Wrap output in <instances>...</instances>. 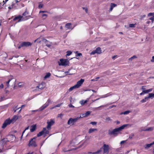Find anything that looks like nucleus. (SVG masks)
Here are the masks:
<instances>
[{
  "instance_id": "nucleus-1",
  "label": "nucleus",
  "mask_w": 154,
  "mask_h": 154,
  "mask_svg": "<svg viewBox=\"0 0 154 154\" xmlns=\"http://www.w3.org/2000/svg\"><path fill=\"white\" fill-rule=\"evenodd\" d=\"M128 124H124L119 127L114 129L112 131H111L109 130L108 131V134L109 135H113L115 136H117L118 134V132L121 131L124 129L125 127L128 125Z\"/></svg>"
},
{
  "instance_id": "nucleus-2",
  "label": "nucleus",
  "mask_w": 154,
  "mask_h": 154,
  "mask_svg": "<svg viewBox=\"0 0 154 154\" xmlns=\"http://www.w3.org/2000/svg\"><path fill=\"white\" fill-rule=\"evenodd\" d=\"M36 138V137H34L31 139L29 141L28 144L29 146L35 147L37 146V145L36 144L35 142Z\"/></svg>"
},
{
  "instance_id": "nucleus-3",
  "label": "nucleus",
  "mask_w": 154,
  "mask_h": 154,
  "mask_svg": "<svg viewBox=\"0 0 154 154\" xmlns=\"http://www.w3.org/2000/svg\"><path fill=\"white\" fill-rule=\"evenodd\" d=\"M80 118H81V116L79 117H77V118L74 119L70 118L68 120L67 124L69 125H74V124L77 122V120Z\"/></svg>"
},
{
  "instance_id": "nucleus-4",
  "label": "nucleus",
  "mask_w": 154,
  "mask_h": 154,
  "mask_svg": "<svg viewBox=\"0 0 154 154\" xmlns=\"http://www.w3.org/2000/svg\"><path fill=\"white\" fill-rule=\"evenodd\" d=\"M49 131L47 130L46 128H44L42 131L38 133L37 134V137H39L44 134H49Z\"/></svg>"
},
{
  "instance_id": "nucleus-5",
  "label": "nucleus",
  "mask_w": 154,
  "mask_h": 154,
  "mask_svg": "<svg viewBox=\"0 0 154 154\" xmlns=\"http://www.w3.org/2000/svg\"><path fill=\"white\" fill-rule=\"evenodd\" d=\"M103 149V154L108 153L109 151V146L108 145L104 144L103 147H102Z\"/></svg>"
},
{
  "instance_id": "nucleus-6",
  "label": "nucleus",
  "mask_w": 154,
  "mask_h": 154,
  "mask_svg": "<svg viewBox=\"0 0 154 154\" xmlns=\"http://www.w3.org/2000/svg\"><path fill=\"white\" fill-rule=\"evenodd\" d=\"M51 100L50 99H48L46 103L44 104L41 107H40L39 110V111H42L45 109L46 107L49 105L50 103Z\"/></svg>"
},
{
  "instance_id": "nucleus-7",
  "label": "nucleus",
  "mask_w": 154,
  "mask_h": 154,
  "mask_svg": "<svg viewBox=\"0 0 154 154\" xmlns=\"http://www.w3.org/2000/svg\"><path fill=\"white\" fill-rule=\"evenodd\" d=\"M60 63H59V65L61 66H66L68 65V61L67 59H60Z\"/></svg>"
},
{
  "instance_id": "nucleus-8",
  "label": "nucleus",
  "mask_w": 154,
  "mask_h": 154,
  "mask_svg": "<svg viewBox=\"0 0 154 154\" xmlns=\"http://www.w3.org/2000/svg\"><path fill=\"white\" fill-rule=\"evenodd\" d=\"M102 53V50L100 47H97L95 50L93 51L91 53V54L94 55L95 54H100Z\"/></svg>"
},
{
  "instance_id": "nucleus-9",
  "label": "nucleus",
  "mask_w": 154,
  "mask_h": 154,
  "mask_svg": "<svg viewBox=\"0 0 154 154\" xmlns=\"http://www.w3.org/2000/svg\"><path fill=\"white\" fill-rule=\"evenodd\" d=\"M11 123V121H10V118H9L5 121L2 127L3 128H5L8 125H10Z\"/></svg>"
},
{
  "instance_id": "nucleus-10",
  "label": "nucleus",
  "mask_w": 154,
  "mask_h": 154,
  "mask_svg": "<svg viewBox=\"0 0 154 154\" xmlns=\"http://www.w3.org/2000/svg\"><path fill=\"white\" fill-rule=\"evenodd\" d=\"M84 79H81L75 85V86L77 88H79L80 87L83 82H84Z\"/></svg>"
},
{
  "instance_id": "nucleus-11",
  "label": "nucleus",
  "mask_w": 154,
  "mask_h": 154,
  "mask_svg": "<svg viewBox=\"0 0 154 154\" xmlns=\"http://www.w3.org/2000/svg\"><path fill=\"white\" fill-rule=\"evenodd\" d=\"M32 43L29 42H22V46L28 47L32 45Z\"/></svg>"
},
{
  "instance_id": "nucleus-12",
  "label": "nucleus",
  "mask_w": 154,
  "mask_h": 154,
  "mask_svg": "<svg viewBox=\"0 0 154 154\" xmlns=\"http://www.w3.org/2000/svg\"><path fill=\"white\" fill-rule=\"evenodd\" d=\"M47 123L48 125L47 128L48 129H50L51 126L53 125L54 122L53 120H51L50 122H48Z\"/></svg>"
},
{
  "instance_id": "nucleus-13",
  "label": "nucleus",
  "mask_w": 154,
  "mask_h": 154,
  "mask_svg": "<svg viewBox=\"0 0 154 154\" xmlns=\"http://www.w3.org/2000/svg\"><path fill=\"white\" fill-rule=\"evenodd\" d=\"M18 119V117L16 116H14L13 118L11 119H10V121L11 123H14Z\"/></svg>"
},
{
  "instance_id": "nucleus-14",
  "label": "nucleus",
  "mask_w": 154,
  "mask_h": 154,
  "mask_svg": "<svg viewBox=\"0 0 154 154\" xmlns=\"http://www.w3.org/2000/svg\"><path fill=\"white\" fill-rule=\"evenodd\" d=\"M22 18V16L21 15H19L15 17L14 18L13 20L15 21L18 20V22H20L21 21V19Z\"/></svg>"
},
{
  "instance_id": "nucleus-15",
  "label": "nucleus",
  "mask_w": 154,
  "mask_h": 154,
  "mask_svg": "<svg viewBox=\"0 0 154 154\" xmlns=\"http://www.w3.org/2000/svg\"><path fill=\"white\" fill-rule=\"evenodd\" d=\"M45 88V86H44L43 84H39L36 87V89H38L39 91V89H40V90H42L43 89Z\"/></svg>"
},
{
  "instance_id": "nucleus-16",
  "label": "nucleus",
  "mask_w": 154,
  "mask_h": 154,
  "mask_svg": "<svg viewBox=\"0 0 154 154\" xmlns=\"http://www.w3.org/2000/svg\"><path fill=\"white\" fill-rule=\"evenodd\" d=\"M154 144V141H153L152 143H150L147 144L145 145L144 146V148L146 149H147L148 148L150 147L152 145Z\"/></svg>"
},
{
  "instance_id": "nucleus-17",
  "label": "nucleus",
  "mask_w": 154,
  "mask_h": 154,
  "mask_svg": "<svg viewBox=\"0 0 154 154\" xmlns=\"http://www.w3.org/2000/svg\"><path fill=\"white\" fill-rule=\"evenodd\" d=\"M12 79V78H10L8 79V80L5 83H5L6 86V88H8L9 87V82L11 81V80Z\"/></svg>"
},
{
  "instance_id": "nucleus-18",
  "label": "nucleus",
  "mask_w": 154,
  "mask_h": 154,
  "mask_svg": "<svg viewBox=\"0 0 154 154\" xmlns=\"http://www.w3.org/2000/svg\"><path fill=\"white\" fill-rule=\"evenodd\" d=\"M31 127H32V128L30 129V131L31 132H33L35 130L36 128V125H33Z\"/></svg>"
},
{
  "instance_id": "nucleus-19",
  "label": "nucleus",
  "mask_w": 154,
  "mask_h": 154,
  "mask_svg": "<svg viewBox=\"0 0 154 154\" xmlns=\"http://www.w3.org/2000/svg\"><path fill=\"white\" fill-rule=\"evenodd\" d=\"M72 24L71 23H68L66 24L65 27L67 29H71V28L70 27Z\"/></svg>"
},
{
  "instance_id": "nucleus-20",
  "label": "nucleus",
  "mask_w": 154,
  "mask_h": 154,
  "mask_svg": "<svg viewBox=\"0 0 154 154\" xmlns=\"http://www.w3.org/2000/svg\"><path fill=\"white\" fill-rule=\"evenodd\" d=\"M91 113V112L89 111H87L85 113L82 114L83 117H85L89 115Z\"/></svg>"
},
{
  "instance_id": "nucleus-21",
  "label": "nucleus",
  "mask_w": 154,
  "mask_h": 154,
  "mask_svg": "<svg viewBox=\"0 0 154 154\" xmlns=\"http://www.w3.org/2000/svg\"><path fill=\"white\" fill-rule=\"evenodd\" d=\"M97 131V129L96 128H90L89 129L88 133H92L94 131Z\"/></svg>"
},
{
  "instance_id": "nucleus-22",
  "label": "nucleus",
  "mask_w": 154,
  "mask_h": 154,
  "mask_svg": "<svg viewBox=\"0 0 154 154\" xmlns=\"http://www.w3.org/2000/svg\"><path fill=\"white\" fill-rule=\"evenodd\" d=\"M148 98L147 97H145L144 99H143L140 102L142 103H144V102H146L147 100H148Z\"/></svg>"
},
{
  "instance_id": "nucleus-23",
  "label": "nucleus",
  "mask_w": 154,
  "mask_h": 154,
  "mask_svg": "<svg viewBox=\"0 0 154 154\" xmlns=\"http://www.w3.org/2000/svg\"><path fill=\"white\" fill-rule=\"evenodd\" d=\"M147 97L148 99L152 97H154V94L152 93H149V96Z\"/></svg>"
},
{
  "instance_id": "nucleus-24",
  "label": "nucleus",
  "mask_w": 154,
  "mask_h": 154,
  "mask_svg": "<svg viewBox=\"0 0 154 154\" xmlns=\"http://www.w3.org/2000/svg\"><path fill=\"white\" fill-rule=\"evenodd\" d=\"M51 74L50 73H47L44 77V78L46 79L49 77L51 76Z\"/></svg>"
},
{
  "instance_id": "nucleus-25",
  "label": "nucleus",
  "mask_w": 154,
  "mask_h": 154,
  "mask_svg": "<svg viewBox=\"0 0 154 154\" xmlns=\"http://www.w3.org/2000/svg\"><path fill=\"white\" fill-rule=\"evenodd\" d=\"M75 53L76 54V57L79 56V57H82V54L81 53H79L78 51H76L75 52Z\"/></svg>"
},
{
  "instance_id": "nucleus-26",
  "label": "nucleus",
  "mask_w": 154,
  "mask_h": 154,
  "mask_svg": "<svg viewBox=\"0 0 154 154\" xmlns=\"http://www.w3.org/2000/svg\"><path fill=\"white\" fill-rule=\"evenodd\" d=\"M102 148H101L100 149L97 150L96 152H94L95 154H99L102 151Z\"/></svg>"
},
{
  "instance_id": "nucleus-27",
  "label": "nucleus",
  "mask_w": 154,
  "mask_h": 154,
  "mask_svg": "<svg viewBox=\"0 0 154 154\" xmlns=\"http://www.w3.org/2000/svg\"><path fill=\"white\" fill-rule=\"evenodd\" d=\"M131 112L129 110L126 111H125L122 113H121V114H123L124 115H126L128 114L129 113Z\"/></svg>"
},
{
  "instance_id": "nucleus-28",
  "label": "nucleus",
  "mask_w": 154,
  "mask_h": 154,
  "mask_svg": "<svg viewBox=\"0 0 154 154\" xmlns=\"http://www.w3.org/2000/svg\"><path fill=\"white\" fill-rule=\"evenodd\" d=\"M76 88V87H75V85H74V86L72 87H71L69 89V91H72L74 89H75V88Z\"/></svg>"
},
{
  "instance_id": "nucleus-29",
  "label": "nucleus",
  "mask_w": 154,
  "mask_h": 154,
  "mask_svg": "<svg viewBox=\"0 0 154 154\" xmlns=\"http://www.w3.org/2000/svg\"><path fill=\"white\" fill-rule=\"evenodd\" d=\"M28 14V12H27L26 11H25V12H24L22 14V16H22V17L23 16H26Z\"/></svg>"
},
{
  "instance_id": "nucleus-30",
  "label": "nucleus",
  "mask_w": 154,
  "mask_h": 154,
  "mask_svg": "<svg viewBox=\"0 0 154 154\" xmlns=\"http://www.w3.org/2000/svg\"><path fill=\"white\" fill-rule=\"evenodd\" d=\"M47 15L45 14H43L42 15V17L44 19H45L47 17Z\"/></svg>"
},
{
  "instance_id": "nucleus-31",
  "label": "nucleus",
  "mask_w": 154,
  "mask_h": 154,
  "mask_svg": "<svg viewBox=\"0 0 154 154\" xmlns=\"http://www.w3.org/2000/svg\"><path fill=\"white\" fill-rule=\"evenodd\" d=\"M153 129V128L152 127H149L147 129L144 130L145 131H151Z\"/></svg>"
},
{
  "instance_id": "nucleus-32",
  "label": "nucleus",
  "mask_w": 154,
  "mask_h": 154,
  "mask_svg": "<svg viewBox=\"0 0 154 154\" xmlns=\"http://www.w3.org/2000/svg\"><path fill=\"white\" fill-rule=\"evenodd\" d=\"M70 70V69H69L68 70V71L65 72V73L66 74V75H72L73 74L70 73L69 72V71Z\"/></svg>"
},
{
  "instance_id": "nucleus-33",
  "label": "nucleus",
  "mask_w": 154,
  "mask_h": 154,
  "mask_svg": "<svg viewBox=\"0 0 154 154\" xmlns=\"http://www.w3.org/2000/svg\"><path fill=\"white\" fill-rule=\"evenodd\" d=\"M72 53V52L71 51H68L67 52V54L66 56H69Z\"/></svg>"
},
{
  "instance_id": "nucleus-34",
  "label": "nucleus",
  "mask_w": 154,
  "mask_h": 154,
  "mask_svg": "<svg viewBox=\"0 0 154 154\" xmlns=\"http://www.w3.org/2000/svg\"><path fill=\"white\" fill-rule=\"evenodd\" d=\"M136 24H130L129 25V26L130 27H135V25Z\"/></svg>"
},
{
  "instance_id": "nucleus-35",
  "label": "nucleus",
  "mask_w": 154,
  "mask_h": 154,
  "mask_svg": "<svg viewBox=\"0 0 154 154\" xmlns=\"http://www.w3.org/2000/svg\"><path fill=\"white\" fill-rule=\"evenodd\" d=\"M17 106L14 107L13 111H14V112H15L18 109L20 108V107L17 108Z\"/></svg>"
},
{
  "instance_id": "nucleus-36",
  "label": "nucleus",
  "mask_w": 154,
  "mask_h": 154,
  "mask_svg": "<svg viewBox=\"0 0 154 154\" xmlns=\"http://www.w3.org/2000/svg\"><path fill=\"white\" fill-rule=\"evenodd\" d=\"M148 16H154V13H150L148 14Z\"/></svg>"
},
{
  "instance_id": "nucleus-37",
  "label": "nucleus",
  "mask_w": 154,
  "mask_h": 154,
  "mask_svg": "<svg viewBox=\"0 0 154 154\" xmlns=\"http://www.w3.org/2000/svg\"><path fill=\"white\" fill-rule=\"evenodd\" d=\"M116 6V5L114 3H111V6L113 8Z\"/></svg>"
},
{
  "instance_id": "nucleus-38",
  "label": "nucleus",
  "mask_w": 154,
  "mask_h": 154,
  "mask_svg": "<svg viewBox=\"0 0 154 154\" xmlns=\"http://www.w3.org/2000/svg\"><path fill=\"white\" fill-rule=\"evenodd\" d=\"M62 104V103H60L54 106V107H60L61 105Z\"/></svg>"
},
{
  "instance_id": "nucleus-39",
  "label": "nucleus",
  "mask_w": 154,
  "mask_h": 154,
  "mask_svg": "<svg viewBox=\"0 0 154 154\" xmlns=\"http://www.w3.org/2000/svg\"><path fill=\"white\" fill-rule=\"evenodd\" d=\"M100 77H96L95 79H91V81H96L98 79H100Z\"/></svg>"
},
{
  "instance_id": "nucleus-40",
  "label": "nucleus",
  "mask_w": 154,
  "mask_h": 154,
  "mask_svg": "<svg viewBox=\"0 0 154 154\" xmlns=\"http://www.w3.org/2000/svg\"><path fill=\"white\" fill-rule=\"evenodd\" d=\"M43 5L42 4H40L38 5V8H43Z\"/></svg>"
},
{
  "instance_id": "nucleus-41",
  "label": "nucleus",
  "mask_w": 154,
  "mask_h": 154,
  "mask_svg": "<svg viewBox=\"0 0 154 154\" xmlns=\"http://www.w3.org/2000/svg\"><path fill=\"white\" fill-rule=\"evenodd\" d=\"M105 120L106 121H111V119L109 117H107L106 118Z\"/></svg>"
},
{
  "instance_id": "nucleus-42",
  "label": "nucleus",
  "mask_w": 154,
  "mask_h": 154,
  "mask_svg": "<svg viewBox=\"0 0 154 154\" xmlns=\"http://www.w3.org/2000/svg\"><path fill=\"white\" fill-rule=\"evenodd\" d=\"M97 122H92L90 123L91 124H92L93 125H96L97 124Z\"/></svg>"
},
{
  "instance_id": "nucleus-43",
  "label": "nucleus",
  "mask_w": 154,
  "mask_h": 154,
  "mask_svg": "<svg viewBox=\"0 0 154 154\" xmlns=\"http://www.w3.org/2000/svg\"><path fill=\"white\" fill-rule=\"evenodd\" d=\"M39 38H37V39H36V40H35L34 41V42L35 43V42H36L37 41V42L39 43H40L41 42V41H38V39H39Z\"/></svg>"
},
{
  "instance_id": "nucleus-44",
  "label": "nucleus",
  "mask_w": 154,
  "mask_h": 154,
  "mask_svg": "<svg viewBox=\"0 0 154 154\" xmlns=\"http://www.w3.org/2000/svg\"><path fill=\"white\" fill-rule=\"evenodd\" d=\"M149 20H151L152 22L154 21V15L153 16V17L150 18H149Z\"/></svg>"
},
{
  "instance_id": "nucleus-45",
  "label": "nucleus",
  "mask_w": 154,
  "mask_h": 154,
  "mask_svg": "<svg viewBox=\"0 0 154 154\" xmlns=\"http://www.w3.org/2000/svg\"><path fill=\"white\" fill-rule=\"evenodd\" d=\"M137 58L136 56L135 55H134L133 57H131L130 59H131V60H132L133 59H134V58Z\"/></svg>"
},
{
  "instance_id": "nucleus-46",
  "label": "nucleus",
  "mask_w": 154,
  "mask_h": 154,
  "mask_svg": "<svg viewBox=\"0 0 154 154\" xmlns=\"http://www.w3.org/2000/svg\"><path fill=\"white\" fill-rule=\"evenodd\" d=\"M47 12V11H39V13H46Z\"/></svg>"
},
{
  "instance_id": "nucleus-47",
  "label": "nucleus",
  "mask_w": 154,
  "mask_h": 154,
  "mask_svg": "<svg viewBox=\"0 0 154 154\" xmlns=\"http://www.w3.org/2000/svg\"><path fill=\"white\" fill-rule=\"evenodd\" d=\"M3 87H4V85L2 84L0 85V88L1 89H2L3 88Z\"/></svg>"
},
{
  "instance_id": "nucleus-48",
  "label": "nucleus",
  "mask_w": 154,
  "mask_h": 154,
  "mask_svg": "<svg viewBox=\"0 0 154 154\" xmlns=\"http://www.w3.org/2000/svg\"><path fill=\"white\" fill-rule=\"evenodd\" d=\"M83 9L85 10V11L86 12V13H87L88 10V9L87 8H85L84 7V8H83Z\"/></svg>"
},
{
  "instance_id": "nucleus-49",
  "label": "nucleus",
  "mask_w": 154,
  "mask_h": 154,
  "mask_svg": "<svg viewBox=\"0 0 154 154\" xmlns=\"http://www.w3.org/2000/svg\"><path fill=\"white\" fill-rule=\"evenodd\" d=\"M63 116V115L62 114H58V117H60L61 118H62V116Z\"/></svg>"
},
{
  "instance_id": "nucleus-50",
  "label": "nucleus",
  "mask_w": 154,
  "mask_h": 154,
  "mask_svg": "<svg viewBox=\"0 0 154 154\" xmlns=\"http://www.w3.org/2000/svg\"><path fill=\"white\" fill-rule=\"evenodd\" d=\"M23 46H22V43H21V44H20V46H19L18 47V49H20L22 47H23Z\"/></svg>"
},
{
  "instance_id": "nucleus-51",
  "label": "nucleus",
  "mask_w": 154,
  "mask_h": 154,
  "mask_svg": "<svg viewBox=\"0 0 154 154\" xmlns=\"http://www.w3.org/2000/svg\"><path fill=\"white\" fill-rule=\"evenodd\" d=\"M134 135L133 134H131L129 137V138H132V137H133Z\"/></svg>"
},
{
  "instance_id": "nucleus-52",
  "label": "nucleus",
  "mask_w": 154,
  "mask_h": 154,
  "mask_svg": "<svg viewBox=\"0 0 154 154\" xmlns=\"http://www.w3.org/2000/svg\"><path fill=\"white\" fill-rule=\"evenodd\" d=\"M147 90H148V92L149 93V92H150L152 91V89L150 88V89H149Z\"/></svg>"
},
{
  "instance_id": "nucleus-53",
  "label": "nucleus",
  "mask_w": 154,
  "mask_h": 154,
  "mask_svg": "<svg viewBox=\"0 0 154 154\" xmlns=\"http://www.w3.org/2000/svg\"><path fill=\"white\" fill-rule=\"evenodd\" d=\"M152 60H151V61L152 62H154V56L152 57Z\"/></svg>"
},
{
  "instance_id": "nucleus-54",
  "label": "nucleus",
  "mask_w": 154,
  "mask_h": 154,
  "mask_svg": "<svg viewBox=\"0 0 154 154\" xmlns=\"http://www.w3.org/2000/svg\"><path fill=\"white\" fill-rule=\"evenodd\" d=\"M69 106L70 107H73L74 106L72 104H70L69 105Z\"/></svg>"
},
{
  "instance_id": "nucleus-55",
  "label": "nucleus",
  "mask_w": 154,
  "mask_h": 154,
  "mask_svg": "<svg viewBox=\"0 0 154 154\" xmlns=\"http://www.w3.org/2000/svg\"><path fill=\"white\" fill-rule=\"evenodd\" d=\"M25 130H24L23 131V132H22V135L21 137V138H22V136H23V134L24 133V132H25Z\"/></svg>"
},
{
  "instance_id": "nucleus-56",
  "label": "nucleus",
  "mask_w": 154,
  "mask_h": 154,
  "mask_svg": "<svg viewBox=\"0 0 154 154\" xmlns=\"http://www.w3.org/2000/svg\"><path fill=\"white\" fill-rule=\"evenodd\" d=\"M94 153V152H88V154H95V153Z\"/></svg>"
},
{
  "instance_id": "nucleus-57",
  "label": "nucleus",
  "mask_w": 154,
  "mask_h": 154,
  "mask_svg": "<svg viewBox=\"0 0 154 154\" xmlns=\"http://www.w3.org/2000/svg\"><path fill=\"white\" fill-rule=\"evenodd\" d=\"M29 126H28V127H27L24 130L26 131V130H28L29 128Z\"/></svg>"
},
{
  "instance_id": "nucleus-58",
  "label": "nucleus",
  "mask_w": 154,
  "mask_h": 154,
  "mask_svg": "<svg viewBox=\"0 0 154 154\" xmlns=\"http://www.w3.org/2000/svg\"><path fill=\"white\" fill-rule=\"evenodd\" d=\"M14 5V3H12V4L10 6L11 7H12V8H13Z\"/></svg>"
},
{
  "instance_id": "nucleus-59",
  "label": "nucleus",
  "mask_w": 154,
  "mask_h": 154,
  "mask_svg": "<svg viewBox=\"0 0 154 154\" xmlns=\"http://www.w3.org/2000/svg\"><path fill=\"white\" fill-rule=\"evenodd\" d=\"M116 122L117 124H119L120 123V122L119 121H117Z\"/></svg>"
},
{
  "instance_id": "nucleus-60",
  "label": "nucleus",
  "mask_w": 154,
  "mask_h": 154,
  "mask_svg": "<svg viewBox=\"0 0 154 154\" xmlns=\"http://www.w3.org/2000/svg\"><path fill=\"white\" fill-rule=\"evenodd\" d=\"M144 91H145V93H146V94L148 93L147 90H144Z\"/></svg>"
},
{
  "instance_id": "nucleus-61",
  "label": "nucleus",
  "mask_w": 154,
  "mask_h": 154,
  "mask_svg": "<svg viewBox=\"0 0 154 154\" xmlns=\"http://www.w3.org/2000/svg\"><path fill=\"white\" fill-rule=\"evenodd\" d=\"M141 89L143 90H144L145 89V88H143V86H142V88H141Z\"/></svg>"
},
{
  "instance_id": "nucleus-62",
  "label": "nucleus",
  "mask_w": 154,
  "mask_h": 154,
  "mask_svg": "<svg viewBox=\"0 0 154 154\" xmlns=\"http://www.w3.org/2000/svg\"><path fill=\"white\" fill-rule=\"evenodd\" d=\"M113 8L111 6H110V11H112V10L113 9Z\"/></svg>"
},
{
  "instance_id": "nucleus-63",
  "label": "nucleus",
  "mask_w": 154,
  "mask_h": 154,
  "mask_svg": "<svg viewBox=\"0 0 154 154\" xmlns=\"http://www.w3.org/2000/svg\"><path fill=\"white\" fill-rule=\"evenodd\" d=\"M8 8L9 9H12V7H11L10 6L9 7H8Z\"/></svg>"
},
{
  "instance_id": "nucleus-64",
  "label": "nucleus",
  "mask_w": 154,
  "mask_h": 154,
  "mask_svg": "<svg viewBox=\"0 0 154 154\" xmlns=\"http://www.w3.org/2000/svg\"><path fill=\"white\" fill-rule=\"evenodd\" d=\"M150 23V21H148L146 22V23L147 24H149Z\"/></svg>"
}]
</instances>
